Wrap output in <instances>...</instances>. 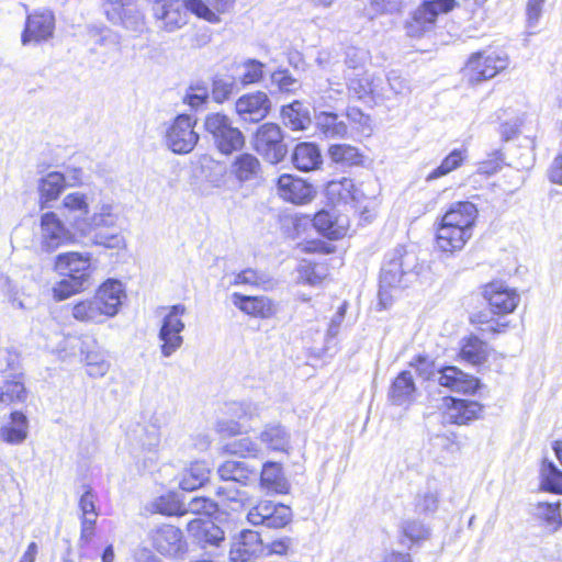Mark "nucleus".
Masks as SVG:
<instances>
[{
    "instance_id": "f257e3e1",
    "label": "nucleus",
    "mask_w": 562,
    "mask_h": 562,
    "mask_svg": "<svg viewBox=\"0 0 562 562\" xmlns=\"http://www.w3.org/2000/svg\"><path fill=\"white\" fill-rule=\"evenodd\" d=\"M477 217L476 206L469 201L454 202L442 216L437 229V246L441 251L461 250L472 237Z\"/></svg>"
},
{
    "instance_id": "f03ea898",
    "label": "nucleus",
    "mask_w": 562,
    "mask_h": 562,
    "mask_svg": "<svg viewBox=\"0 0 562 562\" xmlns=\"http://www.w3.org/2000/svg\"><path fill=\"white\" fill-rule=\"evenodd\" d=\"M55 270L63 279L53 288L54 299L63 301L85 291L90 284L91 255L69 251L55 258Z\"/></svg>"
},
{
    "instance_id": "7ed1b4c3",
    "label": "nucleus",
    "mask_w": 562,
    "mask_h": 562,
    "mask_svg": "<svg viewBox=\"0 0 562 562\" xmlns=\"http://www.w3.org/2000/svg\"><path fill=\"white\" fill-rule=\"evenodd\" d=\"M120 220L116 206L113 203H101L88 218H79L75 222V229L87 236L94 231L91 243L108 249H124L126 241L119 232L105 233L103 228H115Z\"/></svg>"
},
{
    "instance_id": "20e7f679",
    "label": "nucleus",
    "mask_w": 562,
    "mask_h": 562,
    "mask_svg": "<svg viewBox=\"0 0 562 562\" xmlns=\"http://www.w3.org/2000/svg\"><path fill=\"white\" fill-rule=\"evenodd\" d=\"M416 257L407 252L403 246H397L385 256L380 273L379 305L386 308L392 302L391 290L405 288L406 277L415 267Z\"/></svg>"
},
{
    "instance_id": "39448f33",
    "label": "nucleus",
    "mask_w": 562,
    "mask_h": 562,
    "mask_svg": "<svg viewBox=\"0 0 562 562\" xmlns=\"http://www.w3.org/2000/svg\"><path fill=\"white\" fill-rule=\"evenodd\" d=\"M204 130L222 154L229 155L240 150L245 145V136L225 114H207L204 119Z\"/></svg>"
},
{
    "instance_id": "423d86ee",
    "label": "nucleus",
    "mask_w": 562,
    "mask_h": 562,
    "mask_svg": "<svg viewBox=\"0 0 562 562\" xmlns=\"http://www.w3.org/2000/svg\"><path fill=\"white\" fill-rule=\"evenodd\" d=\"M36 239L42 252L52 254L70 244L74 235L55 212L46 211L40 216Z\"/></svg>"
},
{
    "instance_id": "0eeeda50",
    "label": "nucleus",
    "mask_w": 562,
    "mask_h": 562,
    "mask_svg": "<svg viewBox=\"0 0 562 562\" xmlns=\"http://www.w3.org/2000/svg\"><path fill=\"white\" fill-rule=\"evenodd\" d=\"M187 313V307L183 304H176L168 307V313L161 321V326L158 333L160 344V352L165 358H170L183 345V337L181 333L184 330L186 325L182 316Z\"/></svg>"
},
{
    "instance_id": "6e6552de",
    "label": "nucleus",
    "mask_w": 562,
    "mask_h": 562,
    "mask_svg": "<svg viewBox=\"0 0 562 562\" xmlns=\"http://www.w3.org/2000/svg\"><path fill=\"white\" fill-rule=\"evenodd\" d=\"M194 125L195 120L190 115H177L166 128V146L175 154L191 153L199 142V134L194 131Z\"/></svg>"
},
{
    "instance_id": "1a4fd4ad",
    "label": "nucleus",
    "mask_w": 562,
    "mask_h": 562,
    "mask_svg": "<svg viewBox=\"0 0 562 562\" xmlns=\"http://www.w3.org/2000/svg\"><path fill=\"white\" fill-rule=\"evenodd\" d=\"M456 0H425L406 22V34L411 37H420L434 27L439 13H447L456 7Z\"/></svg>"
},
{
    "instance_id": "9d476101",
    "label": "nucleus",
    "mask_w": 562,
    "mask_h": 562,
    "mask_svg": "<svg viewBox=\"0 0 562 562\" xmlns=\"http://www.w3.org/2000/svg\"><path fill=\"white\" fill-rule=\"evenodd\" d=\"M254 146L270 164L280 162L288 153L282 130L276 123H265L257 128Z\"/></svg>"
},
{
    "instance_id": "9b49d317",
    "label": "nucleus",
    "mask_w": 562,
    "mask_h": 562,
    "mask_svg": "<svg viewBox=\"0 0 562 562\" xmlns=\"http://www.w3.org/2000/svg\"><path fill=\"white\" fill-rule=\"evenodd\" d=\"M508 56L505 53L479 52L471 55L467 64V72L472 83L492 79L508 67Z\"/></svg>"
},
{
    "instance_id": "f8f14e48",
    "label": "nucleus",
    "mask_w": 562,
    "mask_h": 562,
    "mask_svg": "<svg viewBox=\"0 0 562 562\" xmlns=\"http://www.w3.org/2000/svg\"><path fill=\"white\" fill-rule=\"evenodd\" d=\"M247 520L252 526L279 529L291 522L292 509L282 503L265 499L249 509Z\"/></svg>"
},
{
    "instance_id": "ddd939ff",
    "label": "nucleus",
    "mask_w": 562,
    "mask_h": 562,
    "mask_svg": "<svg viewBox=\"0 0 562 562\" xmlns=\"http://www.w3.org/2000/svg\"><path fill=\"white\" fill-rule=\"evenodd\" d=\"M55 32V14L52 10L41 9L27 14L21 35L22 45L50 40Z\"/></svg>"
},
{
    "instance_id": "4468645a",
    "label": "nucleus",
    "mask_w": 562,
    "mask_h": 562,
    "mask_svg": "<svg viewBox=\"0 0 562 562\" xmlns=\"http://www.w3.org/2000/svg\"><path fill=\"white\" fill-rule=\"evenodd\" d=\"M267 551L258 531L245 529L234 537L229 549L231 562H256Z\"/></svg>"
},
{
    "instance_id": "2eb2a0df",
    "label": "nucleus",
    "mask_w": 562,
    "mask_h": 562,
    "mask_svg": "<svg viewBox=\"0 0 562 562\" xmlns=\"http://www.w3.org/2000/svg\"><path fill=\"white\" fill-rule=\"evenodd\" d=\"M153 547L162 555L177 557L187 549L182 531L173 525H159L149 532Z\"/></svg>"
},
{
    "instance_id": "dca6fc26",
    "label": "nucleus",
    "mask_w": 562,
    "mask_h": 562,
    "mask_svg": "<svg viewBox=\"0 0 562 562\" xmlns=\"http://www.w3.org/2000/svg\"><path fill=\"white\" fill-rule=\"evenodd\" d=\"M483 296L494 314L513 313L520 301L517 291L503 281H493L484 285Z\"/></svg>"
},
{
    "instance_id": "f3484780",
    "label": "nucleus",
    "mask_w": 562,
    "mask_h": 562,
    "mask_svg": "<svg viewBox=\"0 0 562 562\" xmlns=\"http://www.w3.org/2000/svg\"><path fill=\"white\" fill-rule=\"evenodd\" d=\"M235 109L243 121L257 123L269 114L271 102L267 93L257 91L238 98Z\"/></svg>"
},
{
    "instance_id": "a211bd4d",
    "label": "nucleus",
    "mask_w": 562,
    "mask_h": 562,
    "mask_svg": "<svg viewBox=\"0 0 562 562\" xmlns=\"http://www.w3.org/2000/svg\"><path fill=\"white\" fill-rule=\"evenodd\" d=\"M189 12L191 9L186 0L170 1L156 9L157 27L168 33L176 32L188 23Z\"/></svg>"
},
{
    "instance_id": "6ab92c4d",
    "label": "nucleus",
    "mask_w": 562,
    "mask_h": 562,
    "mask_svg": "<svg viewBox=\"0 0 562 562\" xmlns=\"http://www.w3.org/2000/svg\"><path fill=\"white\" fill-rule=\"evenodd\" d=\"M232 303L243 313L261 319L271 318L278 312V304L265 295L251 296L235 292L232 294Z\"/></svg>"
},
{
    "instance_id": "aec40b11",
    "label": "nucleus",
    "mask_w": 562,
    "mask_h": 562,
    "mask_svg": "<svg viewBox=\"0 0 562 562\" xmlns=\"http://www.w3.org/2000/svg\"><path fill=\"white\" fill-rule=\"evenodd\" d=\"M347 88L350 94L362 100L368 95L372 98L389 99L383 88V80L368 72L346 74Z\"/></svg>"
},
{
    "instance_id": "412c9836",
    "label": "nucleus",
    "mask_w": 562,
    "mask_h": 562,
    "mask_svg": "<svg viewBox=\"0 0 562 562\" xmlns=\"http://www.w3.org/2000/svg\"><path fill=\"white\" fill-rule=\"evenodd\" d=\"M279 195L294 204H305L314 196L313 187L300 178L292 175H281L278 179Z\"/></svg>"
},
{
    "instance_id": "4be33fe9",
    "label": "nucleus",
    "mask_w": 562,
    "mask_h": 562,
    "mask_svg": "<svg viewBox=\"0 0 562 562\" xmlns=\"http://www.w3.org/2000/svg\"><path fill=\"white\" fill-rule=\"evenodd\" d=\"M95 300L106 318L115 316L125 297L123 283L117 280H106L95 292Z\"/></svg>"
},
{
    "instance_id": "5701e85b",
    "label": "nucleus",
    "mask_w": 562,
    "mask_h": 562,
    "mask_svg": "<svg viewBox=\"0 0 562 562\" xmlns=\"http://www.w3.org/2000/svg\"><path fill=\"white\" fill-rule=\"evenodd\" d=\"M188 532L202 548L220 547L225 540L224 531L209 518H195L189 521Z\"/></svg>"
},
{
    "instance_id": "b1692460",
    "label": "nucleus",
    "mask_w": 562,
    "mask_h": 562,
    "mask_svg": "<svg viewBox=\"0 0 562 562\" xmlns=\"http://www.w3.org/2000/svg\"><path fill=\"white\" fill-rule=\"evenodd\" d=\"M67 187V177L58 171H52L38 180L40 210L50 209Z\"/></svg>"
},
{
    "instance_id": "393cba45",
    "label": "nucleus",
    "mask_w": 562,
    "mask_h": 562,
    "mask_svg": "<svg viewBox=\"0 0 562 562\" xmlns=\"http://www.w3.org/2000/svg\"><path fill=\"white\" fill-rule=\"evenodd\" d=\"M441 386L458 393H474L479 386V381L453 366L441 367L437 379Z\"/></svg>"
},
{
    "instance_id": "a878e982",
    "label": "nucleus",
    "mask_w": 562,
    "mask_h": 562,
    "mask_svg": "<svg viewBox=\"0 0 562 562\" xmlns=\"http://www.w3.org/2000/svg\"><path fill=\"white\" fill-rule=\"evenodd\" d=\"M481 412L482 405L475 401L450 397L443 417L447 423L465 425L477 419Z\"/></svg>"
},
{
    "instance_id": "bb28decb",
    "label": "nucleus",
    "mask_w": 562,
    "mask_h": 562,
    "mask_svg": "<svg viewBox=\"0 0 562 562\" xmlns=\"http://www.w3.org/2000/svg\"><path fill=\"white\" fill-rule=\"evenodd\" d=\"M29 436L27 417L20 411H14L0 426V439L9 445H21Z\"/></svg>"
},
{
    "instance_id": "cd10ccee",
    "label": "nucleus",
    "mask_w": 562,
    "mask_h": 562,
    "mask_svg": "<svg viewBox=\"0 0 562 562\" xmlns=\"http://www.w3.org/2000/svg\"><path fill=\"white\" fill-rule=\"evenodd\" d=\"M325 192L333 204L357 203L362 198V192L356 187L353 180L346 177L329 181Z\"/></svg>"
},
{
    "instance_id": "c85d7f7f",
    "label": "nucleus",
    "mask_w": 562,
    "mask_h": 562,
    "mask_svg": "<svg viewBox=\"0 0 562 562\" xmlns=\"http://www.w3.org/2000/svg\"><path fill=\"white\" fill-rule=\"evenodd\" d=\"M191 13L210 23H218L217 13H225L233 9L235 0H186Z\"/></svg>"
},
{
    "instance_id": "c756f323",
    "label": "nucleus",
    "mask_w": 562,
    "mask_h": 562,
    "mask_svg": "<svg viewBox=\"0 0 562 562\" xmlns=\"http://www.w3.org/2000/svg\"><path fill=\"white\" fill-rule=\"evenodd\" d=\"M27 398L24 373H10L2 378L0 403L4 405L22 404Z\"/></svg>"
},
{
    "instance_id": "7c9ffc66",
    "label": "nucleus",
    "mask_w": 562,
    "mask_h": 562,
    "mask_svg": "<svg viewBox=\"0 0 562 562\" xmlns=\"http://www.w3.org/2000/svg\"><path fill=\"white\" fill-rule=\"evenodd\" d=\"M261 172L260 161L249 153L237 155L231 164L229 173L238 182H250L259 178Z\"/></svg>"
},
{
    "instance_id": "2f4dec72",
    "label": "nucleus",
    "mask_w": 562,
    "mask_h": 562,
    "mask_svg": "<svg viewBox=\"0 0 562 562\" xmlns=\"http://www.w3.org/2000/svg\"><path fill=\"white\" fill-rule=\"evenodd\" d=\"M347 218L345 216H335L328 211H319L313 218V226L322 235L338 239L347 234Z\"/></svg>"
},
{
    "instance_id": "473e14b6",
    "label": "nucleus",
    "mask_w": 562,
    "mask_h": 562,
    "mask_svg": "<svg viewBox=\"0 0 562 562\" xmlns=\"http://www.w3.org/2000/svg\"><path fill=\"white\" fill-rule=\"evenodd\" d=\"M439 502L438 483L435 477H429L414 497V510L418 515H432L437 512Z\"/></svg>"
},
{
    "instance_id": "72a5a7b5",
    "label": "nucleus",
    "mask_w": 562,
    "mask_h": 562,
    "mask_svg": "<svg viewBox=\"0 0 562 562\" xmlns=\"http://www.w3.org/2000/svg\"><path fill=\"white\" fill-rule=\"evenodd\" d=\"M416 386L409 371H402L393 381L389 400L397 406L409 405L415 398Z\"/></svg>"
},
{
    "instance_id": "f704fd0d",
    "label": "nucleus",
    "mask_w": 562,
    "mask_h": 562,
    "mask_svg": "<svg viewBox=\"0 0 562 562\" xmlns=\"http://www.w3.org/2000/svg\"><path fill=\"white\" fill-rule=\"evenodd\" d=\"M280 115L284 126L291 131H305L312 123L310 110L301 101L283 105Z\"/></svg>"
},
{
    "instance_id": "c9c22d12",
    "label": "nucleus",
    "mask_w": 562,
    "mask_h": 562,
    "mask_svg": "<svg viewBox=\"0 0 562 562\" xmlns=\"http://www.w3.org/2000/svg\"><path fill=\"white\" fill-rule=\"evenodd\" d=\"M323 162L319 148L313 143H300L292 154V164L301 171H312Z\"/></svg>"
},
{
    "instance_id": "e433bc0d",
    "label": "nucleus",
    "mask_w": 562,
    "mask_h": 562,
    "mask_svg": "<svg viewBox=\"0 0 562 562\" xmlns=\"http://www.w3.org/2000/svg\"><path fill=\"white\" fill-rule=\"evenodd\" d=\"M555 456L562 465V441L553 447ZM541 486L549 492L562 494V471L552 461L543 460L541 465Z\"/></svg>"
},
{
    "instance_id": "4c0bfd02",
    "label": "nucleus",
    "mask_w": 562,
    "mask_h": 562,
    "mask_svg": "<svg viewBox=\"0 0 562 562\" xmlns=\"http://www.w3.org/2000/svg\"><path fill=\"white\" fill-rule=\"evenodd\" d=\"M217 473L223 481H233L241 485H248L256 479V470L245 461L227 460L218 467Z\"/></svg>"
},
{
    "instance_id": "58836bf2",
    "label": "nucleus",
    "mask_w": 562,
    "mask_h": 562,
    "mask_svg": "<svg viewBox=\"0 0 562 562\" xmlns=\"http://www.w3.org/2000/svg\"><path fill=\"white\" fill-rule=\"evenodd\" d=\"M290 432L278 423L267 424L259 435L260 442L269 450L288 452L290 449Z\"/></svg>"
},
{
    "instance_id": "ea45409f",
    "label": "nucleus",
    "mask_w": 562,
    "mask_h": 562,
    "mask_svg": "<svg viewBox=\"0 0 562 562\" xmlns=\"http://www.w3.org/2000/svg\"><path fill=\"white\" fill-rule=\"evenodd\" d=\"M315 124L326 138H344L348 134L346 122L335 112H319L315 115Z\"/></svg>"
},
{
    "instance_id": "a19ab883",
    "label": "nucleus",
    "mask_w": 562,
    "mask_h": 562,
    "mask_svg": "<svg viewBox=\"0 0 562 562\" xmlns=\"http://www.w3.org/2000/svg\"><path fill=\"white\" fill-rule=\"evenodd\" d=\"M260 485L262 488L278 494L288 492V482L283 476L280 463L272 461L263 463L260 473Z\"/></svg>"
},
{
    "instance_id": "79ce46f5",
    "label": "nucleus",
    "mask_w": 562,
    "mask_h": 562,
    "mask_svg": "<svg viewBox=\"0 0 562 562\" xmlns=\"http://www.w3.org/2000/svg\"><path fill=\"white\" fill-rule=\"evenodd\" d=\"M71 316L76 321L86 324H101L106 319L94 295L74 303Z\"/></svg>"
},
{
    "instance_id": "37998d69",
    "label": "nucleus",
    "mask_w": 562,
    "mask_h": 562,
    "mask_svg": "<svg viewBox=\"0 0 562 562\" xmlns=\"http://www.w3.org/2000/svg\"><path fill=\"white\" fill-rule=\"evenodd\" d=\"M136 448L147 452L149 457L144 460V467L147 468V461L154 462L157 449L160 443V431L154 426H140L135 430Z\"/></svg>"
},
{
    "instance_id": "c03bdc74",
    "label": "nucleus",
    "mask_w": 562,
    "mask_h": 562,
    "mask_svg": "<svg viewBox=\"0 0 562 562\" xmlns=\"http://www.w3.org/2000/svg\"><path fill=\"white\" fill-rule=\"evenodd\" d=\"M63 209L66 211L65 216L75 228V222L79 218H88L90 206L88 196L82 192L68 193L63 199Z\"/></svg>"
},
{
    "instance_id": "a18cd8bd",
    "label": "nucleus",
    "mask_w": 562,
    "mask_h": 562,
    "mask_svg": "<svg viewBox=\"0 0 562 562\" xmlns=\"http://www.w3.org/2000/svg\"><path fill=\"white\" fill-rule=\"evenodd\" d=\"M460 357L473 366L482 364L488 358V346L476 336H470L462 342Z\"/></svg>"
},
{
    "instance_id": "49530a36",
    "label": "nucleus",
    "mask_w": 562,
    "mask_h": 562,
    "mask_svg": "<svg viewBox=\"0 0 562 562\" xmlns=\"http://www.w3.org/2000/svg\"><path fill=\"white\" fill-rule=\"evenodd\" d=\"M328 156L333 162L344 167L359 166L362 155L359 149L349 144H334L328 148Z\"/></svg>"
},
{
    "instance_id": "de8ad7c7",
    "label": "nucleus",
    "mask_w": 562,
    "mask_h": 562,
    "mask_svg": "<svg viewBox=\"0 0 562 562\" xmlns=\"http://www.w3.org/2000/svg\"><path fill=\"white\" fill-rule=\"evenodd\" d=\"M209 474L210 470L204 462H194L182 473L179 486L183 491H194L209 480Z\"/></svg>"
},
{
    "instance_id": "09e8293b",
    "label": "nucleus",
    "mask_w": 562,
    "mask_h": 562,
    "mask_svg": "<svg viewBox=\"0 0 562 562\" xmlns=\"http://www.w3.org/2000/svg\"><path fill=\"white\" fill-rule=\"evenodd\" d=\"M232 284H245L260 288L262 290H269L273 288V279L265 271L248 268L235 274Z\"/></svg>"
},
{
    "instance_id": "8fccbe9b",
    "label": "nucleus",
    "mask_w": 562,
    "mask_h": 562,
    "mask_svg": "<svg viewBox=\"0 0 562 562\" xmlns=\"http://www.w3.org/2000/svg\"><path fill=\"white\" fill-rule=\"evenodd\" d=\"M467 157V151L463 149H453L448 156H446L441 164L429 172L425 180L430 182L438 178L445 177L462 166Z\"/></svg>"
},
{
    "instance_id": "3c124183",
    "label": "nucleus",
    "mask_w": 562,
    "mask_h": 562,
    "mask_svg": "<svg viewBox=\"0 0 562 562\" xmlns=\"http://www.w3.org/2000/svg\"><path fill=\"white\" fill-rule=\"evenodd\" d=\"M86 345L83 341L80 351L83 355L87 373L93 378L104 376L110 369V363L99 350H86Z\"/></svg>"
},
{
    "instance_id": "603ef678",
    "label": "nucleus",
    "mask_w": 562,
    "mask_h": 562,
    "mask_svg": "<svg viewBox=\"0 0 562 562\" xmlns=\"http://www.w3.org/2000/svg\"><path fill=\"white\" fill-rule=\"evenodd\" d=\"M224 450L229 454H236L241 458H257L261 452L260 445L250 437L235 439L226 443Z\"/></svg>"
},
{
    "instance_id": "864d4df0",
    "label": "nucleus",
    "mask_w": 562,
    "mask_h": 562,
    "mask_svg": "<svg viewBox=\"0 0 562 562\" xmlns=\"http://www.w3.org/2000/svg\"><path fill=\"white\" fill-rule=\"evenodd\" d=\"M225 414L239 423L259 417L258 405L251 402H229L225 404Z\"/></svg>"
},
{
    "instance_id": "5fc2aeb1",
    "label": "nucleus",
    "mask_w": 562,
    "mask_h": 562,
    "mask_svg": "<svg viewBox=\"0 0 562 562\" xmlns=\"http://www.w3.org/2000/svg\"><path fill=\"white\" fill-rule=\"evenodd\" d=\"M401 533L404 538L408 539L412 543L425 541L430 536V529L418 519H405L402 521Z\"/></svg>"
},
{
    "instance_id": "6e6d98bb",
    "label": "nucleus",
    "mask_w": 562,
    "mask_h": 562,
    "mask_svg": "<svg viewBox=\"0 0 562 562\" xmlns=\"http://www.w3.org/2000/svg\"><path fill=\"white\" fill-rule=\"evenodd\" d=\"M154 508L157 513L167 516L184 515V502L176 493L161 495L154 502Z\"/></svg>"
},
{
    "instance_id": "4d7b16f0",
    "label": "nucleus",
    "mask_w": 562,
    "mask_h": 562,
    "mask_svg": "<svg viewBox=\"0 0 562 562\" xmlns=\"http://www.w3.org/2000/svg\"><path fill=\"white\" fill-rule=\"evenodd\" d=\"M537 516L547 522L551 532H555L562 526L560 507L557 504L539 503Z\"/></svg>"
},
{
    "instance_id": "13d9d810",
    "label": "nucleus",
    "mask_w": 562,
    "mask_h": 562,
    "mask_svg": "<svg viewBox=\"0 0 562 562\" xmlns=\"http://www.w3.org/2000/svg\"><path fill=\"white\" fill-rule=\"evenodd\" d=\"M271 85L282 93H295L301 88V82L286 69L274 71L271 75Z\"/></svg>"
},
{
    "instance_id": "bf43d9fd",
    "label": "nucleus",
    "mask_w": 562,
    "mask_h": 562,
    "mask_svg": "<svg viewBox=\"0 0 562 562\" xmlns=\"http://www.w3.org/2000/svg\"><path fill=\"white\" fill-rule=\"evenodd\" d=\"M236 87L234 77L222 76L213 80L212 97L217 103H222L229 98Z\"/></svg>"
},
{
    "instance_id": "052dcab7",
    "label": "nucleus",
    "mask_w": 562,
    "mask_h": 562,
    "mask_svg": "<svg viewBox=\"0 0 562 562\" xmlns=\"http://www.w3.org/2000/svg\"><path fill=\"white\" fill-rule=\"evenodd\" d=\"M412 366L415 367L417 374L427 381H437L441 367L436 366L435 361L426 356H418Z\"/></svg>"
},
{
    "instance_id": "680f3d73",
    "label": "nucleus",
    "mask_w": 562,
    "mask_h": 562,
    "mask_svg": "<svg viewBox=\"0 0 562 562\" xmlns=\"http://www.w3.org/2000/svg\"><path fill=\"white\" fill-rule=\"evenodd\" d=\"M240 82L243 86L259 82L263 76V64L256 59H248L243 64Z\"/></svg>"
},
{
    "instance_id": "e2e57ef3",
    "label": "nucleus",
    "mask_w": 562,
    "mask_h": 562,
    "mask_svg": "<svg viewBox=\"0 0 562 562\" xmlns=\"http://www.w3.org/2000/svg\"><path fill=\"white\" fill-rule=\"evenodd\" d=\"M346 115L351 124L355 125V127L364 135H370L372 132L371 126V119L368 114L363 113L358 108H348Z\"/></svg>"
},
{
    "instance_id": "0e129e2a",
    "label": "nucleus",
    "mask_w": 562,
    "mask_h": 562,
    "mask_svg": "<svg viewBox=\"0 0 562 562\" xmlns=\"http://www.w3.org/2000/svg\"><path fill=\"white\" fill-rule=\"evenodd\" d=\"M216 510V503L207 497H193L191 501L188 502V504H184V514L193 513L210 516Z\"/></svg>"
},
{
    "instance_id": "69168bd1",
    "label": "nucleus",
    "mask_w": 562,
    "mask_h": 562,
    "mask_svg": "<svg viewBox=\"0 0 562 562\" xmlns=\"http://www.w3.org/2000/svg\"><path fill=\"white\" fill-rule=\"evenodd\" d=\"M546 1L547 0H527L526 23L528 29H536L538 26Z\"/></svg>"
},
{
    "instance_id": "338daca9",
    "label": "nucleus",
    "mask_w": 562,
    "mask_h": 562,
    "mask_svg": "<svg viewBox=\"0 0 562 562\" xmlns=\"http://www.w3.org/2000/svg\"><path fill=\"white\" fill-rule=\"evenodd\" d=\"M215 429L223 437H233L241 434L243 426L238 420L227 415V417L220 418L216 422Z\"/></svg>"
},
{
    "instance_id": "774afa93",
    "label": "nucleus",
    "mask_w": 562,
    "mask_h": 562,
    "mask_svg": "<svg viewBox=\"0 0 562 562\" xmlns=\"http://www.w3.org/2000/svg\"><path fill=\"white\" fill-rule=\"evenodd\" d=\"M207 100L209 93L205 88H191V91L188 92L183 99L184 103L193 110H200L203 108Z\"/></svg>"
}]
</instances>
